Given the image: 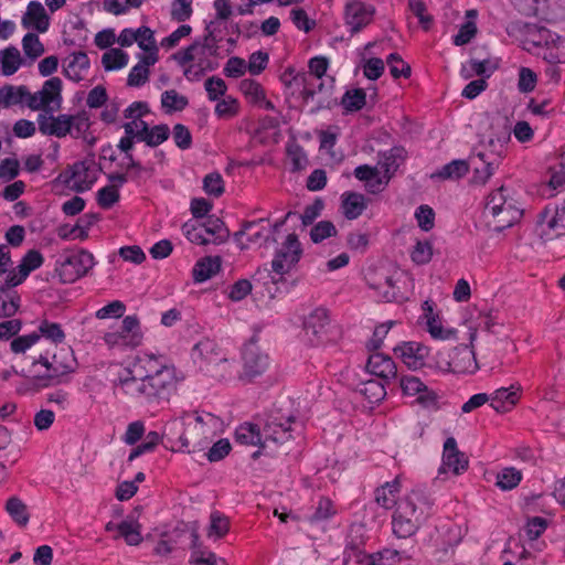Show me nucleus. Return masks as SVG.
Listing matches in <instances>:
<instances>
[{
    "instance_id": "nucleus-33",
    "label": "nucleus",
    "mask_w": 565,
    "mask_h": 565,
    "mask_svg": "<svg viewBox=\"0 0 565 565\" xmlns=\"http://www.w3.org/2000/svg\"><path fill=\"white\" fill-rule=\"evenodd\" d=\"M136 43L142 51L137 57L147 58L148 63H157L159 61V46L154 38V32L150 28L140 26L137 29Z\"/></svg>"
},
{
    "instance_id": "nucleus-21",
    "label": "nucleus",
    "mask_w": 565,
    "mask_h": 565,
    "mask_svg": "<svg viewBox=\"0 0 565 565\" xmlns=\"http://www.w3.org/2000/svg\"><path fill=\"white\" fill-rule=\"evenodd\" d=\"M374 15L375 8L372 4L352 0L345 6L344 20L349 31L352 33L367 26L373 21Z\"/></svg>"
},
{
    "instance_id": "nucleus-4",
    "label": "nucleus",
    "mask_w": 565,
    "mask_h": 565,
    "mask_svg": "<svg viewBox=\"0 0 565 565\" xmlns=\"http://www.w3.org/2000/svg\"><path fill=\"white\" fill-rule=\"evenodd\" d=\"M145 333L136 315L125 316L120 323L109 326L102 332L103 345L111 353H126L143 343Z\"/></svg>"
},
{
    "instance_id": "nucleus-60",
    "label": "nucleus",
    "mask_w": 565,
    "mask_h": 565,
    "mask_svg": "<svg viewBox=\"0 0 565 565\" xmlns=\"http://www.w3.org/2000/svg\"><path fill=\"white\" fill-rule=\"evenodd\" d=\"M161 105L167 113L180 111L188 105V98L174 89L166 90L161 95Z\"/></svg>"
},
{
    "instance_id": "nucleus-32",
    "label": "nucleus",
    "mask_w": 565,
    "mask_h": 565,
    "mask_svg": "<svg viewBox=\"0 0 565 565\" xmlns=\"http://www.w3.org/2000/svg\"><path fill=\"white\" fill-rule=\"evenodd\" d=\"M341 213L347 220H356L367 206L366 198L362 193L345 191L341 194Z\"/></svg>"
},
{
    "instance_id": "nucleus-24",
    "label": "nucleus",
    "mask_w": 565,
    "mask_h": 565,
    "mask_svg": "<svg viewBox=\"0 0 565 565\" xmlns=\"http://www.w3.org/2000/svg\"><path fill=\"white\" fill-rule=\"evenodd\" d=\"M150 115V108L146 102H134L125 110L124 117L127 121L124 124L126 135L141 136L145 132L148 122L143 119Z\"/></svg>"
},
{
    "instance_id": "nucleus-50",
    "label": "nucleus",
    "mask_w": 565,
    "mask_h": 565,
    "mask_svg": "<svg viewBox=\"0 0 565 565\" xmlns=\"http://www.w3.org/2000/svg\"><path fill=\"white\" fill-rule=\"evenodd\" d=\"M4 509L19 526H25L29 523L30 514L28 507L18 497H10L6 502Z\"/></svg>"
},
{
    "instance_id": "nucleus-15",
    "label": "nucleus",
    "mask_w": 565,
    "mask_h": 565,
    "mask_svg": "<svg viewBox=\"0 0 565 565\" xmlns=\"http://www.w3.org/2000/svg\"><path fill=\"white\" fill-rule=\"evenodd\" d=\"M95 266L92 253L81 249L70 256L56 267L61 281L71 284L85 276Z\"/></svg>"
},
{
    "instance_id": "nucleus-38",
    "label": "nucleus",
    "mask_w": 565,
    "mask_h": 565,
    "mask_svg": "<svg viewBox=\"0 0 565 565\" xmlns=\"http://www.w3.org/2000/svg\"><path fill=\"white\" fill-rule=\"evenodd\" d=\"M402 489V481L399 477H396L392 481L385 482L383 486L375 490L376 503L388 510L394 505H397V498Z\"/></svg>"
},
{
    "instance_id": "nucleus-6",
    "label": "nucleus",
    "mask_w": 565,
    "mask_h": 565,
    "mask_svg": "<svg viewBox=\"0 0 565 565\" xmlns=\"http://www.w3.org/2000/svg\"><path fill=\"white\" fill-rule=\"evenodd\" d=\"M39 130L44 136H53L64 138H81L89 129L90 122L86 113H77L74 115L54 113L39 114L36 119Z\"/></svg>"
},
{
    "instance_id": "nucleus-25",
    "label": "nucleus",
    "mask_w": 565,
    "mask_h": 565,
    "mask_svg": "<svg viewBox=\"0 0 565 565\" xmlns=\"http://www.w3.org/2000/svg\"><path fill=\"white\" fill-rule=\"evenodd\" d=\"M21 25L26 30L45 33L50 29L51 18L39 1H30L21 18Z\"/></svg>"
},
{
    "instance_id": "nucleus-58",
    "label": "nucleus",
    "mask_w": 565,
    "mask_h": 565,
    "mask_svg": "<svg viewBox=\"0 0 565 565\" xmlns=\"http://www.w3.org/2000/svg\"><path fill=\"white\" fill-rule=\"evenodd\" d=\"M181 230L186 239L192 244L209 245V239L205 238V233L200 221L189 220L182 225Z\"/></svg>"
},
{
    "instance_id": "nucleus-28",
    "label": "nucleus",
    "mask_w": 565,
    "mask_h": 565,
    "mask_svg": "<svg viewBox=\"0 0 565 565\" xmlns=\"http://www.w3.org/2000/svg\"><path fill=\"white\" fill-rule=\"evenodd\" d=\"M90 62L86 53L73 52L63 61V73L72 82L78 83L86 78Z\"/></svg>"
},
{
    "instance_id": "nucleus-9",
    "label": "nucleus",
    "mask_w": 565,
    "mask_h": 565,
    "mask_svg": "<svg viewBox=\"0 0 565 565\" xmlns=\"http://www.w3.org/2000/svg\"><path fill=\"white\" fill-rule=\"evenodd\" d=\"M175 63L182 68L188 81L195 82L209 71L213 70L211 50L201 42H194L172 55Z\"/></svg>"
},
{
    "instance_id": "nucleus-45",
    "label": "nucleus",
    "mask_w": 565,
    "mask_h": 565,
    "mask_svg": "<svg viewBox=\"0 0 565 565\" xmlns=\"http://www.w3.org/2000/svg\"><path fill=\"white\" fill-rule=\"evenodd\" d=\"M29 96L30 92L24 86H4L0 88V108L23 103L28 106Z\"/></svg>"
},
{
    "instance_id": "nucleus-48",
    "label": "nucleus",
    "mask_w": 565,
    "mask_h": 565,
    "mask_svg": "<svg viewBox=\"0 0 565 565\" xmlns=\"http://www.w3.org/2000/svg\"><path fill=\"white\" fill-rule=\"evenodd\" d=\"M215 103L214 114L218 119H233L241 113V103L232 95H227Z\"/></svg>"
},
{
    "instance_id": "nucleus-55",
    "label": "nucleus",
    "mask_w": 565,
    "mask_h": 565,
    "mask_svg": "<svg viewBox=\"0 0 565 565\" xmlns=\"http://www.w3.org/2000/svg\"><path fill=\"white\" fill-rule=\"evenodd\" d=\"M137 58L138 63L130 70L127 77V84L131 87H139L143 85L149 78V68L156 64L150 62L148 63L147 58L143 57Z\"/></svg>"
},
{
    "instance_id": "nucleus-41",
    "label": "nucleus",
    "mask_w": 565,
    "mask_h": 565,
    "mask_svg": "<svg viewBox=\"0 0 565 565\" xmlns=\"http://www.w3.org/2000/svg\"><path fill=\"white\" fill-rule=\"evenodd\" d=\"M235 439L241 445L257 446L265 449L263 431L252 423H244L235 430Z\"/></svg>"
},
{
    "instance_id": "nucleus-44",
    "label": "nucleus",
    "mask_w": 565,
    "mask_h": 565,
    "mask_svg": "<svg viewBox=\"0 0 565 565\" xmlns=\"http://www.w3.org/2000/svg\"><path fill=\"white\" fill-rule=\"evenodd\" d=\"M11 288L7 284L0 288V318L13 317L21 306L19 294Z\"/></svg>"
},
{
    "instance_id": "nucleus-61",
    "label": "nucleus",
    "mask_w": 565,
    "mask_h": 565,
    "mask_svg": "<svg viewBox=\"0 0 565 565\" xmlns=\"http://www.w3.org/2000/svg\"><path fill=\"white\" fill-rule=\"evenodd\" d=\"M230 530V521L222 513L215 511L210 516V526L207 530V536L210 539H221Z\"/></svg>"
},
{
    "instance_id": "nucleus-54",
    "label": "nucleus",
    "mask_w": 565,
    "mask_h": 565,
    "mask_svg": "<svg viewBox=\"0 0 565 565\" xmlns=\"http://www.w3.org/2000/svg\"><path fill=\"white\" fill-rule=\"evenodd\" d=\"M221 426V419L211 413L196 414L194 417L193 428L203 435H214Z\"/></svg>"
},
{
    "instance_id": "nucleus-30",
    "label": "nucleus",
    "mask_w": 565,
    "mask_h": 565,
    "mask_svg": "<svg viewBox=\"0 0 565 565\" xmlns=\"http://www.w3.org/2000/svg\"><path fill=\"white\" fill-rule=\"evenodd\" d=\"M403 278V274L396 271L392 276H386L383 281L371 284V287L375 290L376 296L381 300L403 301L406 299L401 288Z\"/></svg>"
},
{
    "instance_id": "nucleus-3",
    "label": "nucleus",
    "mask_w": 565,
    "mask_h": 565,
    "mask_svg": "<svg viewBox=\"0 0 565 565\" xmlns=\"http://www.w3.org/2000/svg\"><path fill=\"white\" fill-rule=\"evenodd\" d=\"M433 502L424 491L413 490L399 500L392 516V529L398 539L414 535L431 514Z\"/></svg>"
},
{
    "instance_id": "nucleus-63",
    "label": "nucleus",
    "mask_w": 565,
    "mask_h": 565,
    "mask_svg": "<svg viewBox=\"0 0 565 565\" xmlns=\"http://www.w3.org/2000/svg\"><path fill=\"white\" fill-rule=\"evenodd\" d=\"M337 514L332 501L328 498H321L312 515L308 519L310 523H320L330 520Z\"/></svg>"
},
{
    "instance_id": "nucleus-59",
    "label": "nucleus",
    "mask_w": 565,
    "mask_h": 565,
    "mask_svg": "<svg viewBox=\"0 0 565 565\" xmlns=\"http://www.w3.org/2000/svg\"><path fill=\"white\" fill-rule=\"evenodd\" d=\"M118 535L124 537V540L129 545H138L141 540L140 525L136 521H122L117 526Z\"/></svg>"
},
{
    "instance_id": "nucleus-47",
    "label": "nucleus",
    "mask_w": 565,
    "mask_h": 565,
    "mask_svg": "<svg viewBox=\"0 0 565 565\" xmlns=\"http://www.w3.org/2000/svg\"><path fill=\"white\" fill-rule=\"evenodd\" d=\"M22 64L20 51L10 46L0 51V72L4 76L13 75Z\"/></svg>"
},
{
    "instance_id": "nucleus-29",
    "label": "nucleus",
    "mask_w": 565,
    "mask_h": 565,
    "mask_svg": "<svg viewBox=\"0 0 565 565\" xmlns=\"http://www.w3.org/2000/svg\"><path fill=\"white\" fill-rule=\"evenodd\" d=\"M522 393L520 384L500 387L490 394V406L499 413L511 411L519 402Z\"/></svg>"
},
{
    "instance_id": "nucleus-17",
    "label": "nucleus",
    "mask_w": 565,
    "mask_h": 565,
    "mask_svg": "<svg viewBox=\"0 0 565 565\" xmlns=\"http://www.w3.org/2000/svg\"><path fill=\"white\" fill-rule=\"evenodd\" d=\"M394 355L409 370L423 369L430 355V349L419 341H402L393 349Z\"/></svg>"
},
{
    "instance_id": "nucleus-13",
    "label": "nucleus",
    "mask_w": 565,
    "mask_h": 565,
    "mask_svg": "<svg viewBox=\"0 0 565 565\" xmlns=\"http://www.w3.org/2000/svg\"><path fill=\"white\" fill-rule=\"evenodd\" d=\"M399 388L404 397L413 398L415 403L427 409L439 408V396L428 387L418 376L402 375Z\"/></svg>"
},
{
    "instance_id": "nucleus-64",
    "label": "nucleus",
    "mask_w": 565,
    "mask_h": 565,
    "mask_svg": "<svg viewBox=\"0 0 565 565\" xmlns=\"http://www.w3.org/2000/svg\"><path fill=\"white\" fill-rule=\"evenodd\" d=\"M204 88L206 90L207 98L211 102H216L227 96V85L221 77L212 76L207 78L204 83Z\"/></svg>"
},
{
    "instance_id": "nucleus-26",
    "label": "nucleus",
    "mask_w": 565,
    "mask_h": 565,
    "mask_svg": "<svg viewBox=\"0 0 565 565\" xmlns=\"http://www.w3.org/2000/svg\"><path fill=\"white\" fill-rule=\"evenodd\" d=\"M95 181L96 170L84 162L74 163L65 173V182L77 192L90 189Z\"/></svg>"
},
{
    "instance_id": "nucleus-27",
    "label": "nucleus",
    "mask_w": 565,
    "mask_h": 565,
    "mask_svg": "<svg viewBox=\"0 0 565 565\" xmlns=\"http://www.w3.org/2000/svg\"><path fill=\"white\" fill-rule=\"evenodd\" d=\"M354 175L363 181L365 189L373 194L382 192L390 182L388 174L380 171L376 166H359L354 170Z\"/></svg>"
},
{
    "instance_id": "nucleus-1",
    "label": "nucleus",
    "mask_w": 565,
    "mask_h": 565,
    "mask_svg": "<svg viewBox=\"0 0 565 565\" xmlns=\"http://www.w3.org/2000/svg\"><path fill=\"white\" fill-rule=\"evenodd\" d=\"M183 380V374L162 355L143 352L118 370L115 388L140 402L167 399Z\"/></svg>"
},
{
    "instance_id": "nucleus-14",
    "label": "nucleus",
    "mask_w": 565,
    "mask_h": 565,
    "mask_svg": "<svg viewBox=\"0 0 565 565\" xmlns=\"http://www.w3.org/2000/svg\"><path fill=\"white\" fill-rule=\"evenodd\" d=\"M422 310V321L431 339L437 341H455L458 339V330L445 321L431 300L424 301Z\"/></svg>"
},
{
    "instance_id": "nucleus-42",
    "label": "nucleus",
    "mask_w": 565,
    "mask_h": 565,
    "mask_svg": "<svg viewBox=\"0 0 565 565\" xmlns=\"http://www.w3.org/2000/svg\"><path fill=\"white\" fill-rule=\"evenodd\" d=\"M471 160L473 166L472 182L476 184H484L497 170L498 163L489 161L484 153H478L477 157Z\"/></svg>"
},
{
    "instance_id": "nucleus-40",
    "label": "nucleus",
    "mask_w": 565,
    "mask_h": 565,
    "mask_svg": "<svg viewBox=\"0 0 565 565\" xmlns=\"http://www.w3.org/2000/svg\"><path fill=\"white\" fill-rule=\"evenodd\" d=\"M35 333L39 337V341L44 339L50 343L49 348H52L53 350L60 349L58 345L62 344L66 338L61 324L49 320H42L39 323Z\"/></svg>"
},
{
    "instance_id": "nucleus-62",
    "label": "nucleus",
    "mask_w": 565,
    "mask_h": 565,
    "mask_svg": "<svg viewBox=\"0 0 565 565\" xmlns=\"http://www.w3.org/2000/svg\"><path fill=\"white\" fill-rule=\"evenodd\" d=\"M433 254V245L429 241H417L411 250V259L417 265H425L431 260Z\"/></svg>"
},
{
    "instance_id": "nucleus-10",
    "label": "nucleus",
    "mask_w": 565,
    "mask_h": 565,
    "mask_svg": "<svg viewBox=\"0 0 565 565\" xmlns=\"http://www.w3.org/2000/svg\"><path fill=\"white\" fill-rule=\"evenodd\" d=\"M301 254L302 249L298 237L295 234H289L273 258V282H285L286 276L296 268Z\"/></svg>"
},
{
    "instance_id": "nucleus-37",
    "label": "nucleus",
    "mask_w": 565,
    "mask_h": 565,
    "mask_svg": "<svg viewBox=\"0 0 565 565\" xmlns=\"http://www.w3.org/2000/svg\"><path fill=\"white\" fill-rule=\"evenodd\" d=\"M221 265L222 262L218 256H205L200 258L192 268L194 282L201 284L211 279L220 271Z\"/></svg>"
},
{
    "instance_id": "nucleus-49",
    "label": "nucleus",
    "mask_w": 565,
    "mask_h": 565,
    "mask_svg": "<svg viewBox=\"0 0 565 565\" xmlns=\"http://www.w3.org/2000/svg\"><path fill=\"white\" fill-rule=\"evenodd\" d=\"M403 162V150L398 148H393L386 152H384L377 163L375 164L377 169L385 174H388V179L394 175V173L399 168Z\"/></svg>"
},
{
    "instance_id": "nucleus-11",
    "label": "nucleus",
    "mask_w": 565,
    "mask_h": 565,
    "mask_svg": "<svg viewBox=\"0 0 565 565\" xmlns=\"http://www.w3.org/2000/svg\"><path fill=\"white\" fill-rule=\"evenodd\" d=\"M303 340L312 347L328 343L332 339V329L328 311L324 308H315L302 322Z\"/></svg>"
},
{
    "instance_id": "nucleus-46",
    "label": "nucleus",
    "mask_w": 565,
    "mask_h": 565,
    "mask_svg": "<svg viewBox=\"0 0 565 565\" xmlns=\"http://www.w3.org/2000/svg\"><path fill=\"white\" fill-rule=\"evenodd\" d=\"M401 554L393 548H384L376 553L365 554L360 559L363 565H397L401 563Z\"/></svg>"
},
{
    "instance_id": "nucleus-8",
    "label": "nucleus",
    "mask_w": 565,
    "mask_h": 565,
    "mask_svg": "<svg viewBox=\"0 0 565 565\" xmlns=\"http://www.w3.org/2000/svg\"><path fill=\"white\" fill-rule=\"evenodd\" d=\"M192 358L195 362L200 360L201 366L221 381L231 380L236 374L235 361L228 359L212 340L205 339L195 344Z\"/></svg>"
},
{
    "instance_id": "nucleus-16",
    "label": "nucleus",
    "mask_w": 565,
    "mask_h": 565,
    "mask_svg": "<svg viewBox=\"0 0 565 565\" xmlns=\"http://www.w3.org/2000/svg\"><path fill=\"white\" fill-rule=\"evenodd\" d=\"M537 232L545 241L565 236V201L547 206L541 214Z\"/></svg>"
},
{
    "instance_id": "nucleus-36",
    "label": "nucleus",
    "mask_w": 565,
    "mask_h": 565,
    "mask_svg": "<svg viewBox=\"0 0 565 565\" xmlns=\"http://www.w3.org/2000/svg\"><path fill=\"white\" fill-rule=\"evenodd\" d=\"M499 58H487L483 61L470 60L462 64L460 75L465 79H469L475 75L488 78L499 68Z\"/></svg>"
},
{
    "instance_id": "nucleus-51",
    "label": "nucleus",
    "mask_w": 565,
    "mask_h": 565,
    "mask_svg": "<svg viewBox=\"0 0 565 565\" xmlns=\"http://www.w3.org/2000/svg\"><path fill=\"white\" fill-rule=\"evenodd\" d=\"M469 171V163L466 160H452L445 164L437 172L433 174V178L441 180H458L467 174Z\"/></svg>"
},
{
    "instance_id": "nucleus-39",
    "label": "nucleus",
    "mask_w": 565,
    "mask_h": 565,
    "mask_svg": "<svg viewBox=\"0 0 565 565\" xmlns=\"http://www.w3.org/2000/svg\"><path fill=\"white\" fill-rule=\"evenodd\" d=\"M290 431V420H286L285 423L270 420L263 429L265 448L269 447V444L276 445L287 441L291 437Z\"/></svg>"
},
{
    "instance_id": "nucleus-20",
    "label": "nucleus",
    "mask_w": 565,
    "mask_h": 565,
    "mask_svg": "<svg viewBox=\"0 0 565 565\" xmlns=\"http://www.w3.org/2000/svg\"><path fill=\"white\" fill-rule=\"evenodd\" d=\"M242 360L243 371L239 374V377L246 381H252L263 374L269 364L267 354L262 352L254 341L244 345Z\"/></svg>"
},
{
    "instance_id": "nucleus-57",
    "label": "nucleus",
    "mask_w": 565,
    "mask_h": 565,
    "mask_svg": "<svg viewBox=\"0 0 565 565\" xmlns=\"http://www.w3.org/2000/svg\"><path fill=\"white\" fill-rule=\"evenodd\" d=\"M522 480V473L520 470L513 467L503 468L497 475L495 484L503 491L512 490L519 486Z\"/></svg>"
},
{
    "instance_id": "nucleus-31",
    "label": "nucleus",
    "mask_w": 565,
    "mask_h": 565,
    "mask_svg": "<svg viewBox=\"0 0 565 565\" xmlns=\"http://www.w3.org/2000/svg\"><path fill=\"white\" fill-rule=\"evenodd\" d=\"M548 180L544 193L547 196L555 195L565 188V152L556 156L547 170Z\"/></svg>"
},
{
    "instance_id": "nucleus-7",
    "label": "nucleus",
    "mask_w": 565,
    "mask_h": 565,
    "mask_svg": "<svg viewBox=\"0 0 565 565\" xmlns=\"http://www.w3.org/2000/svg\"><path fill=\"white\" fill-rule=\"evenodd\" d=\"M484 214L492 218L495 230L502 231L512 226L522 216V210L518 205L510 189L501 186L492 192L487 201Z\"/></svg>"
},
{
    "instance_id": "nucleus-5",
    "label": "nucleus",
    "mask_w": 565,
    "mask_h": 565,
    "mask_svg": "<svg viewBox=\"0 0 565 565\" xmlns=\"http://www.w3.org/2000/svg\"><path fill=\"white\" fill-rule=\"evenodd\" d=\"M476 338L477 331L471 330L469 344L458 345L449 350H439L434 358L433 367L443 374H473L477 372L479 365L473 351Z\"/></svg>"
},
{
    "instance_id": "nucleus-52",
    "label": "nucleus",
    "mask_w": 565,
    "mask_h": 565,
    "mask_svg": "<svg viewBox=\"0 0 565 565\" xmlns=\"http://www.w3.org/2000/svg\"><path fill=\"white\" fill-rule=\"evenodd\" d=\"M356 391L366 402L371 404L381 402L386 395L385 386L381 382L374 380L362 382L358 386Z\"/></svg>"
},
{
    "instance_id": "nucleus-12",
    "label": "nucleus",
    "mask_w": 565,
    "mask_h": 565,
    "mask_svg": "<svg viewBox=\"0 0 565 565\" xmlns=\"http://www.w3.org/2000/svg\"><path fill=\"white\" fill-rule=\"evenodd\" d=\"M63 82L60 77L46 79L42 87L35 93H30L28 107L32 110H43V113H56L63 104Z\"/></svg>"
},
{
    "instance_id": "nucleus-53",
    "label": "nucleus",
    "mask_w": 565,
    "mask_h": 565,
    "mask_svg": "<svg viewBox=\"0 0 565 565\" xmlns=\"http://www.w3.org/2000/svg\"><path fill=\"white\" fill-rule=\"evenodd\" d=\"M128 62L129 55L121 49H109L102 56V64L107 72L121 70Z\"/></svg>"
},
{
    "instance_id": "nucleus-35",
    "label": "nucleus",
    "mask_w": 565,
    "mask_h": 565,
    "mask_svg": "<svg viewBox=\"0 0 565 565\" xmlns=\"http://www.w3.org/2000/svg\"><path fill=\"white\" fill-rule=\"evenodd\" d=\"M238 89L248 103L268 110H274L275 107L273 103L266 99L265 90L258 82L245 78L239 83Z\"/></svg>"
},
{
    "instance_id": "nucleus-23",
    "label": "nucleus",
    "mask_w": 565,
    "mask_h": 565,
    "mask_svg": "<svg viewBox=\"0 0 565 565\" xmlns=\"http://www.w3.org/2000/svg\"><path fill=\"white\" fill-rule=\"evenodd\" d=\"M43 255L39 250H29L22 257L17 268L8 271L6 278L8 287H17L21 285L32 271H34L35 269L40 268L43 265Z\"/></svg>"
},
{
    "instance_id": "nucleus-22",
    "label": "nucleus",
    "mask_w": 565,
    "mask_h": 565,
    "mask_svg": "<svg viewBox=\"0 0 565 565\" xmlns=\"http://www.w3.org/2000/svg\"><path fill=\"white\" fill-rule=\"evenodd\" d=\"M468 458L458 449L456 439L448 437L444 444L439 473L450 472L455 476L461 475L468 469Z\"/></svg>"
},
{
    "instance_id": "nucleus-18",
    "label": "nucleus",
    "mask_w": 565,
    "mask_h": 565,
    "mask_svg": "<svg viewBox=\"0 0 565 565\" xmlns=\"http://www.w3.org/2000/svg\"><path fill=\"white\" fill-rule=\"evenodd\" d=\"M518 8L526 15H540L547 21L565 17V0H519Z\"/></svg>"
},
{
    "instance_id": "nucleus-43",
    "label": "nucleus",
    "mask_w": 565,
    "mask_h": 565,
    "mask_svg": "<svg viewBox=\"0 0 565 565\" xmlns=\"http://www.w3.org/2000/svg\"><path fill=\"white\" fill-rule=\"evenodd\" d=\"M205 238L209 239V244L220 245L226 242L230 237V232L224 223L216 217H210L202 223Z\"/></svg>"
},
{
    "instance_id": "nucleus-34",
    "label": "nucleus",
    "mask_w": 565,
    "mask_h": 565,
    "mask_svg": "<svg viewBox=\"0 0 565 565\" xmlns=\"http://www.w3.org/2000/svg\"><path fill=\"white\" fill-rule=\"evenodd\" d=\"M366 371L381 379H391L396 374V365L387 354L375 352L369 356Z\"/></svg>"
},
{
    "instance_id": "nucleus-19",
    "label": "nucleus",
    "mask_w": 565,
    "mask_h": 565,
    "mask_svg": "<svg viewBox=\"0 0 565 565\" xmlns=\"http://www.w3.org/2000/svg\"><path fill=\"white\" fill-rule=\"evenodd\" d=\"M555 41H557V34L551 30L537 25H526L522 45L527 52L543 57V54L552 49Z\"/></svg>"
},
{
    "instance_id": "nucleus-56",
    "label": "nucleus",
    "mask_w": 565,
    "mask_h": 565,
    "mask_svg": "<svg viewBox=\"0 0 565 565\" xmlns=\"http://www.w3.org/2000/svg\"><path fill=\"white\" fill-rule=\"evenodd\" d=\"M170 130L167 125H157L153 127H146L145 132L138 137L137 141H143L150 147H156L166 141L169 137Z\"/></svg>"
},
{
    "instance_id": "nucleus-2",
    "label": "nucleus",
    "mask_w": 565,
    "mask_h": 565,
    "mask_svg": "<svg viewBox=\"0 0 565 565\" xmlns=\"http://www.w3.org/2000/svg\"><path fill=\"white\" fill-rule=\"evenodd\" d=\"M75 371V359L66 349L46 348L31 363V379L42 388L58 385Z\"/></svg>"
}]
</instances>
